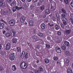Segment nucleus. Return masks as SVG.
<instances>
[{"mask_svg": "<svg viewBox=\"0 0 73 73\" xmlns=\"http://www.w3.org/2000/svg\"><path fill=\"white\" fill-rule=\"evenodd\" d=\"M27 63L25 62H23L21 64V68L22 69H27Z\"/></svg>", "mask_w": 73, "mask_h": 73, "instance_id": "1", "label": "nucleus"}, {"mask_svg": "<svg viewBox=\"0 0 73 73\" xmlns=\"http://www.w3.org/2000/svg\"><path fill=\"white\" fill-rule=\"evenodd\" d=\"M19 17H20V21H21V23H23L24 21H25V18L24 16L21 15V16H20V14H19L17 15V18L19 19Z\"/></svg>", "mask_w": 73, "mask_h": 73, "instance_id": "2", "label": "nucleus"}, {"mask_svg": "<svg viewBox=\"0 0 73 73\" xmlns=\"http://www.w3.org/2000/svg\"><path fill=\"white\" fill-rule=\"evenodd\" d=\"M15 53L14 52H11V54L9 56V59L12 61L14 60L15 58Z\"/></svg>", "mask_w": 73, "mask_h": 73, "instance_id": "3", "label": "nucleus"}, {"mask_svg": "<svg viewBox=\"0 0 73 73\" xmlns=\"http://www.w3.org/2000/svg\"><path fill=\"white\" fill-rule=\"evenodd\" d=\"M23 9L22 7H18L17 6H16L15 7H14L12 9V10L13 13L15 12L16 11L17 9L18 10H20L21 9Z\"/></svg>", "mask_w": 73, "mask_h": 73, "instance_id": "4", "label": "nucleus"}, {"mask_svg": "<svg viewBox=\"0 0 73 73\" xmlns=\"http://www.w3.org/2000/svg\"><path fill=\"white\" fill-rule=\"evenodd\" d=\"M11 46V44L10 43H8L6 44L5 46L6 47V50H9Z\"/></svg>", "mask_w": 73, "mask_h": 73, "instance_id": "5", "label": "nucleus"}, {"mask_svg": "<svg viewBox=\"0 0 73 73\" xmlns=\"http://www.w3.org/2000/svg\"><path fill=\"white\" fill-rule=\"evenodd\" d=\"M9 23L10 24V26H13L14 25L15 23V21L14 20H12L9 21Z\"/></svg>", "mask_w": 73, "mask_h": 73, "instance_id": "6", "label": "nucleus"}, {"mask_svg": "<svg viewBox=\"0 0 73 73\" xmlns=\"http://www.w3.org/2000/svg\"><path fill=\"white\" fill-rule=\"evenodd\" d=\"M29 25L30 27H33L34 25V22L33 20H29Z\"/></svg>", "mask_w": 73, "mask_h": 73, "instance_id": "7", "label": "nucleus"}, {"mask_svg": "<svg viewBox=\"0 0 73 73\" xmlns=\"http://www.w3.org/2000/svg\"><path fill=\"white\" fill-rule=\"evenodd\" d=\"M56 19L57 20V23H58V21H59L60 20V15L58 13H57L56 14Z\"/></svg>", "mask_w": 73, "mask_h": 73, "instance_id": "8", "label": "nucleus"}, {"mask_svg": "<svg viewBox=\"0 0 73 73\" xmlns=\"http://www.w3.org/2000/svg\"><path fill=\"white\" fill-rule=\"evenodd\" d=\"M56 50L58 53H61V50L59 47H57L56 48Z\"/></svg>", "mask_w": 73, "mask_h": 73, "instance_id": "9", "label": "nucleus"}, {"mask_svg": "<svg viewBox=\"0 0 73 73\" xmlns=\"http://www.w3.org/2000/svg\"><path fill=\"white\" fill-rule=\"evenodd\" d=\"M18 39L14 37L12 39V42L13 44H15L17 42Z\"/></svg>", "mask_w": 73, "mask_h": 73, "instance_id": "10", "label": "nucleus"}, {"mask_svg": "<svg viewBox=\"0 0 73 73\" xmlns=\"http://www.w3.org/2000/svg\"><path fill=\"white\" fill-rule=\"evenodd\" d=\"M11 35V34L9 32H7L5 34V36L6 37L9 38Z\"/></svg>", "mask_w": 73, "mask_h": 73, "instance_id": "11", "label": "nucleus"}, {"mask_svg": "<svg viewBox=\"0 0 73 73\" xmlns=\"http://www.w3.org/2000/svg\"><path fill=\"white\" fill-rule=\"evenodd\" d=\"M4 24L3 23H0V30H2L4 27Z\"/></svg>", "mask_w": 73, "mask_h": 73, "instance_id": "12", "label": "nucleus"}, {"mask_svg": "<svg viewBox=\"0 0 73 73\" xmlns=\"http://www.w3.org/2000/svg\"><path fill=\"white\" fill-rule=\"evenodd\" d=\"M37 35L38 36L40 37L43 38L44 36V34L40 32H39L38 33Z\"/></svg>", "mask_w": 73, "mask_h": 73, "instance_id": "13", "label": "nucleus"}, {"mask_svg": "<svg viewBox=\"0 0 73 73\" xmlns=\"http://www.w3.org/2000/svg\"><path fill=\"white\" fill-rule=\"evenodd\" d=\"M50 11L49 9H46L44 11V13L48 15L50 13Z\"/></svg>", "mask_w": 73, "mask_h": 73, "instance_id": "14", "label": "nucleus"}, {"mask_svg": "<svg viewBox=\"0 0 73 73\" xmlns=\"http://www.w3.org/2000/svg\"><path fill=\"white\" fill-rule=\"evenodd\" d=\"M17 50L18 53H21V48L20 47H17Z\"/></svg>", "mask_w": 73, "mask_h": 73, "instance_id": "15", "label": "nucleus"}, {"mask_svg": "<svg viewBox=\"0 0 73 73\" xmlns=\"http://www.w3.org/2000/svg\"><path fill=\"white\" fill-rule=\"evenodd\" d=\"M41 28L42 29H44L46 28V26L44 23H42L41 25Z\"/></svg>", "mask_w": 73, "mask_h": 73, "instance_id": "16", "label": "nucleus"}, {"mask_svg": "<svg viewBox=\"0 0 73 73\" xmlns=\"http://www.w3.org/2000/svg\"><path fill=\"white\" fill-rule=\"evenodd\" d=\"M35 11L36 13H40V9L39 8H36L35 10Z\"/></svg>", "mask_w": 73, "mask_h": 73, "instance_id": "17", "label": "nucleus"}, {"mask_svg": "<svg viewBox=\"0 0 73 73\" xmlns=\"http://www.w3.org/2000/svg\"><path fill=\"white\" fill-rule=\"evenodd\" d=\"M68 73H73V71L71 68H68L67 70Z\"/></svg>", "mask_w": 73, "mask_h": 73, "instance_id": "18", "label": "nucleus"}, {"mask_svg": "<svg viewBox=\"0 0 73 73\" xmlns=\"http://www.w3.org/2000/svg\"><path fill=\"white\" fill-rule=\"evenodd\" d=\"M65 45H66L68 47H70V44L69 42L66 41L64 42Z\"/></svg>", "mask_w": 73, "mask_h": 73, "instance_id": "19", "label": "nucleus"}, {"mask_svg": "<svg viewBox=\"0 0 73 73\" xmlns=\"http://www.w3.org/2000/svg\"><path fill=\"white\" fill-rule=\"evenodd\" d=\"M17 68L16 67V66L15 65H13L12 67V69L13 71H15L16 69Z\"/></svg>", "mask_w": 73, "mask_h": 73, "instance_id": "20", "label": "nucleus"}, {"mask_svg": "<svg viewBox=\"0 0 73 73\" xmlns=\"http://www.w3.org/2000/svg\"><path fill=\"white\" fill-rule=\"evenodd\" d=\"M62 13H64L66 15L67 14V13L66 11L64 9H61Z\"/></svg>", "mask_w": 73, "mask_h": 73, "instance_id": "21", "label": "nucleus"}, {"mask_svg": "<svg viewBox=\"0 0 73 73\" xmlns=\"http://www.w3.org/2000/svg\"><path fill=\"white\" fill-rule=\"evenodd\" d=\"M64 25V24L62 23L60 24V25L62 28L63 30H65V28Z\"/></svg>", "mask_w": 73, "mask_h": 73, "instance_id": "22", "label": "nucleus"}, {"mask_svg": "<svg viewBox=\"0 0 73 73\" xmlns=\"http://www.w3.org/2000/svg\"><path fill=\"white\" fill-rule=\"evenodd\" d=\"M61 19L63 22L68 21V20L65 17H62Z\"/></svg>", "mask_w": 73, "mask_h": 73, "instance_id": "23", "label": "nucleus"}, {"mask_svg": "<svg viewBox=\"0 0 73 73\" xmlns=\"http://www.w3.org/2000/svg\"><path fill=\"white\" fill-rule=\"evenodd\" d=\"M44 21L46 23H49V18L47 17L45 19H44Z\"/></svg>", "mask_w": 73, "mask_h": 73, "instance_id": "24", "label": "nucleus"}, {"mask_svg": "<svg viewBox=\"0 0 73 73\" xmlns=\"http://www.w3.org/2000/svg\"><path fill=\"white\" fill-rule=\"evenodd\" d=\"M56 33L59 36H61L62 35V32L60 31H57Z\"/></svg>", "mask_w": 73, "mask_h": 73, "instance_id": "25", "label": "nucleus"}, {"mask_svg": "<svg viewBox=\"0 0 73 73\" xmlns=\"http://www.w3.org/2000/svg\"><path fill=\"white\" fill-rule=\"evenodd\" d=\"M55 29L56 30H58L59 29V26L57 24H56L55 26Z\"/></svg>", "mask_w": 73, "mask_h": 73, "instance_id": "26", "label": "nucleus"}, {"mask_svg": "<svg viewBox=\"0 0 73 73\" xmlns=\"http://www.w3.org/2000/svg\"><path fill=\"white\" fill-rule=\"evenodd\" d=\"M49 60H48V59L46 58L44 59L45 62L46 63H49Z\"/></svg>", "mask_w": 73, "mask_h": 73, "instance_id": "27", "label": "nucleus"}, {"mask_svg": "<svg viewBox=\"0 0 73 73\" xmlns=\"http://www.w3.org/2000/svg\"><path fill=\"white\" fill-rule=\"evenodd\" d=\"M48 26L50 27H53L54 25V24H51V23H48Z\"/></svg>", "mask_w": 73, "mask_h": 73, "instance_id": "28", "label": "nucleus"}, {"mask_svg": "<svg viewBox=\"0 0 73 73\" xmlns=\"http://www.w3.org/2000/svg\"><path fill=\"white\" fill-rule=\"evenodd\" d=\"M65 54L67 56H68L70 55V52H69V51H66Z\"/></svg>", "mask_w": 73, "mask_h": 73, "instance_id": "29", "label": "nucleus"}, {"mask_svg": "<svg viewBox=\"0 0 73 73\" xmlns=\"http://www.w3.org/2000/svg\"><path fill=\"white\" fill-rule=\"evenodd\" d=\"M47 16V15L44 13V14L43 15H42V17L43 19H44L45 18H46V17Z\"/></svg>", "mask_w": 73, "mask_h": 73, "instance_id": "30", "label": "nucleus"}, {"mask_svg": "<svg viewBox=\"0 0 73 73\" xmlns=\"http://www.w3.org/2000/svg\"><path fill=\"white\" fill-rule=\"evenodd\" d=\"M65 33L67 34H69L70 33V31L69 30H67L65 31Z\"/></svg>", "mask_w": 73, "mask_h": 73, "instance_id": "31", "label": "nucleus"}, {"mask_svg": "<svg viewBox=\"0 0 73 73\" xmlns=\"http://www.w3.org/2000/svg\"><path fill=\"white\" fill-rule=\"evenodd\" d=\"M45 8V6L44 5L42 6L41 7H40V9L41 10H44Z\"/></svg>", "mask_w": 73, "mask_h": 73, "instance_id": "32", "label": "nucleus"}, {"mask_svg": "<svg viewBox=\"0 0 73 73\" xmlns=\"http://www.w3.org/2000/svg\"><path fill=\"white\" fill-rule=\"evenodd\" d=\"M11 5L12 6H15V2H13L11 4Z\"/></svg>", "mask_w": 73, "mask_h": 73, "instance_id": "33", "label": "nucleus"}, {"mask_svg": "<svg viewBox=\"0 0 73 73\" xmlns=\"http://www.w3.org/2000/svg\"><path fill=\"white\" fill-rule=\"evenodd\" d=\"M5 29L7 31H9L10 30V29L7 27H5Z\"/></svg>", "mask_w": 73, "mask_h": 73, "instance_id": "34", "label": "nucleus"}, {"mask_svg": "<svg viewBox=\"0 0 73 73\" xmlns=\"http://www.w3.org/2000/svg\"><path fill=\"white\" fill-rule=\"evenodd\" d=\"M37 36L34 35L32 36V38L33 39H37Z\"/></svg>", "mask_w": 73, "mask_h": 73, "instance_id": "35", "label": "nucleus"}, {"mask_svg": "<svg viewBox=\"0 0 73 73\" xmlns=\"http://www.w3.org/2000/svg\"><path fill=\"white\" fill-rule=\"evenodd\" d=\"M38 70L40 72H42L43 70V68H42V67H41L39 68L38 69Z\"/></svg>", "mask_w": 73, "mask_h": 73, "instance_id": "36", "label": "nucleus"}, {"mask_svg": "<svg viewBox=\"0 0 73 73\" xmlns=\"http://www.w3.org/2000/svg\"><path fill=\"white\" fill-rule=\"evenodd\" d=\"M8 15L10 16L12 15V13L11 11H9L8 12Z\"/></svg>", "mask_w": 73, "mask_h": 73, "instance_id": "37", "label": "nucleus"}, {"mask_svg": "<svg viewBox=\"0 0 73 73\" xmlns=\"http://www.w3.org/2000/svg\"><path fill=\"white\" fill-rule=\"evenodd\" d=\"M10 33L11 34H13V35H14L15 34V32L13 30H12L11 31Z\"/></svg>", "mask_w": 73, "mask_h": 73, "instance_id": "38", "label": "nucleus"}, {"mask_svg": "<svg viewBox=\"0 0 73 73\" xmlns=\"http://www.w3.org/2000/svg\"><path fill=\"white\" fill-rule=\"evenodd\" d=\"M28 56V53H27L26 54L25 56V58L26 59L27 58Z\"/></svg>", "mask_w": 73, "mask_h": 73, "instance_id": "39", "label": "nucleus"}, {"mask_svg": "<svg viewBox=\"0 0 73 73\" xmlns=\"http://www.w3.org/2000/svg\"><path fill=\"white\" fill-rule=\"evenodd\" d=\"M68 21H66L64 22H63V23L64 25H66L67 24Z\"/></svg>", "mask_w": 73, "mask_h": 73, "instance_id": "40", "label": "nucleus"}, {"mask_svg": "<svg viewBox=\"0 0 73 73\" xmlns=\"http://www.w3.org/2000/svg\"><path fill=\"white\" fill-rule=\"evenodd\" d=\"M62 49L64 50H65L66 48V47L65 46H62Z\"/></svg>", "mask_w": 73, "mask_h": 73, "instance_id": "41", "label": "nucleus"}, {"mask_svg": "<svg viewBox=\"0 0 73 73\" xmlns=\"http://www.w3.org/2000/svg\"><path fill=\"white\" fill-rule=\"evenodd\" d=\"M46 47L47 48H49L50 47V45L49 44H46Z\"/></svg>", "mask_w": 73, "mask_h": 73, "instance_id": "42", "label": "nucleus"}, {"mask_svg": "<svg viewBox=\"0 0 73 73\" xmlns=\"http://www.w3.org/2000/svg\"><path fill=\"white\" fill-rule=\"evenodd\" d=\"M64 1L65 3L66 4H68L69 3L68 0H64Z\"/></svg>", "mask_w": 73, "mask_h": 73, "instance_id": "43", "label": "nucleus"}, {"mask_svg": "<svg viewBox=\"0 0 73 73\" xmlns=\"http://www.w3.org/2000/svg\"><path fill=\"white\" fill-rule=\"evenodd\" d=\"M53 59L54 60L57 61L58 59V58L56 57H54Z\"/></svg>", "mask_w": 73, "mask_h": 73, "instance_id": "44", "label": "nucleus"}, {"mask_svg": "<svg viewBox=\"0 0 73 73\" xmlns=\"http://www.w3.org/2000/svg\"><path fill=\"white\" fill-rule=\"evenodd\" d=\"M62 17H66V14H65L64 13H63L62 14Z\"/></svg>", "mask_w": 73, "mask_h": 73, "instance_id": "45", "label": "nucleus"}, {"mask_svg": "<svg viewBox=\"0 0 73 73\" xmlns=\"http://www.w3.org/2000/svg\"><path fill=\"white\" fill-rule=\"evenodd\" d=\"M52 20L54 21H56V18H55V17H53L52 18Z\"/></svg>", "mask_w": 73, "mask_h": 73, "instance_id": "46", "label": "nucleus"}, {"mask_svg": "<svg viewBox=\"0 0 73 73\" xmlns=\"http://www.w3.org/2000/svg\"><path fill=\"white\" fill-rule=\"evenodd\" d=\"M3 2L0 1V7H1L3 5Z\"/></svg>", "mask_w": 73, "mask_h": 73, "instance_id": "47", "label": "nucleus"}, {"mask_svg": "<svg viewBox=\"0 0 73 73\" xmlns=\"http://www.w3.org/2000/svg\"><path fill=\"white\" fill-rule=\"evenodd\" d=\"M22 55H25V52L24 51H23L22 52Z\"/></svg>", "mask_w": 73, "mask_h": 73, "instance_id": "48", "label": "nucleus"}, {"mask_svg": "<svg viewBox=\"0 0 73 73\" xmlns=\"http://www.w3.org/2000/svg\"><path fill=\"white\" fill-rule=\"evenodd\" d=\"M1 53L2 55H3L5 54V52L4 51H2L1 52Z\"/></svg>", "mask_w": 73, "mask_h": 73, "instance_id": "49", "label": "nucleus"}, {"mask_svg": "<svg viewBox=\"0 0 73 73\" xmlns=\"http://www.w3.org/2000/svg\"><path fill=\"white\" fill-rule=\"evenodd\" d=\"M3 69V67L2 66H0V70H2Z\"/></svg>", "mask_w": 73, "mask_h": 73, "instance_id": "50", "label": "nucleus"}, {"mask_svg": "<svg viewBox=\"0 0 73 73\" xmlns=\"http://www.w3.org/2000/svg\"><path fill=\"white\" fill-rule=\"evenodd\" d=\"M70 5L71 6V7H73V2H71V3H70Z\"/></svg>", "mask_w": 73, "mask_h": 73, "instance_id": "51", "label": "nucleus"}, {"mask_svg": "<svg viewBox=\"0 0 73 73\" xmlns=\"http://www.w3.org/2000/svg\"><path fill=\"white\" fill-rule=\"evenodd\" d=\"M38 1V0H33V2L34 3H36Z\"/></svg>", "mask_w": 73, "mask_h": 73, "instance_id": "52", "label": "nucleus"}, {"mask_svg": "<svg viewBox=\"0 0 73 73\" xmlns=\"http://www.w3.org/2000/svg\"><path fill=\"white\" fill-rule=\"evenodd\" d=\"M66 63L67 64H68L69 63V60H67L66 61Z\"/></svg>", "mask_w": 73, "mask_h": 73, "instance_id": "53", "label": "nucleus"}, {"mask_svg": "<svg viewBox=\"0 0 73 73\" xmlns=\"http://www.w3.org/2000/svg\"><path fill=\"white\" fill-rule=\"evenodd\" d=\"M34 66L35 68H37L38 67L37 65L36 64H35L34 65Z\"/></svg>", "mask_w": 73, "mask_h": 73, "instance_id": "54", "label": "nucleus"}, {"mask_svg": "<svg viewBox=\"0 0 73 73\" xmlns=\"http://www.w3.org/2000/svg\"><path fill=\"white\" fill-rule=\"evenodd\" d=\"M21 58H24V55H21Z\"/></svg>", "mask_w": 73, "mask_h": 73, "instance_id": "55", "label": "nucleus"}, {"mask_svg": "<svg viewBox=\"0 0 73 73\" xmlns=\"http://www.w3.org/2000/svg\"><path fill=\"white\" fill-rule=\"evenodd\" d=\"M70 16H71V19H73V14H71Z\"/></svg>", "mask_w": 73, "mask_h": 73, "instance_id": "56", "label": "nucleus"}, {"mask_svg": "<svg viewBox=\"0 0 73 73\" xmlns=\"http://www.w3.org/2000/svg\"><path fill=\"white\" fill-rule=\"evenodd\" d=\"M6 32V30L3 31V34L5 35Z\"/></svg>", "mask_w": 73, "mask_h": 73, "instance_id": "57", "label": "nucleus"}, {"mask_svg": "<svg viewBox=\"0 0 73 73\" xmlns=\"http://www.w3.org/2000/svg\"><path fill=\"white\" fill-rule=\"evenodd\" d=\"M32 0H27V1L28 3H30L32 1Z\"/></svg>", "mask_w": 73, "mask_h": 73, "instance_id": "58", "label": "nucleus"}, {"mask_svg": "<svg viewBox=\"0 0 73 73\" xmlns=\"http://www.w3.org/2000/svg\"><path fill=\"white\" fill-rule=\"evenodd\" d=\"M36 48L37 49H39V48H40L39 46L38 45L37 46H36Z\"/></svg>", "mask_w": 73, "mask_h": 73, "instance_id": "59", "label": "nucleus"}, {"mask_svg": "<svg viewBox=\"0 0 73 73\" xmlns=\"http://www.w3.org/2000/svg\"><path fill=\"white\" fill-rule=\"evenodd\" d=\"M47 39H48V40H50V37L48 36V37H47Z\"/></svg>", "mask_w": 73, "mask_h": 73, "instance_id": "60", "label": "nucleus"}, {"mask_svg": "<svg viewBox=\"0 0 73 73\" xmlns=\"http://www.w3.org/2000/svg\"><path fill=\"white\" fill-rule=\"evenodd\" d=\"M51 9H54V7L53 6H52V5L51 6Z\"/></svg>", "mask_w": 73, "mask_h": 73, "instance_id": "61", "label": "nucleus"}, {"mask_svg": "<svg viewBox=\"0 0 73 73\" xmlns=\"http://www.w3.org/2000/svg\"><path fill=\"white\" fill-rule=\"evenodd\" d=\"M1 21H2V22H4V21L2 19H1Z\"/></svg>", "mask_w": 73, "mask_h": 73, "instance_id": "62", "label": "nucleus"}, {"mask_svg": "<svg viewBox=\"0 0 73 73\" xmlns=\"http://www.w3.org/2000/svg\"><path fill=\"white\" fill-rule=\"evenodd\" d=\"M24 24L25 25H27V22H25V23Z\"/></svg>", "mask_w": 73, "mask_h": 73, "instance_id": "63", "label": "nucleus"}, {"mask_svg": "<svg viewBox=\"0 0 73 73\" xmlns=\"http://www.w3.org/2000/svg\"><path fill=\"white\" fill-rule=\"evenodd\" d=\"M39 62V60H37L36 62L37 63H38Z\"/></svg>", "mask_w": 73, "mask_h": 73, "instance_id": "64", "label": "nucleus"}]
</instances>
